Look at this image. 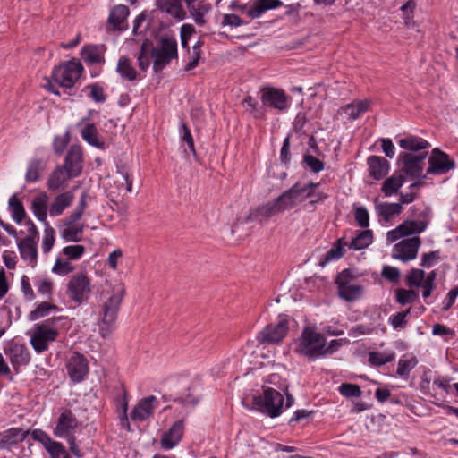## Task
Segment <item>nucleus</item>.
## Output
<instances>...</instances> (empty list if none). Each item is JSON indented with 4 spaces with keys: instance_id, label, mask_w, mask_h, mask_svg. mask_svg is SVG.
I'll use <instances>...</instances> for the list:
<instances>
[{
    "instance_id": "f257e3e1",
    "label": "nucleus",
    "mask_w": 458,
    "mask_h": 458,
    "mask_svg": "<svg viewBox=\"0 0 458 458\" xmlns=\"http://www.w3.org/2000/svg\"><path fill=\"white\" fill-rule=\"evenodd\" d=\"M125 294L123 284L110 285L101 293L102 304L100 311L99 334L107 338L115 328L117 314Z\"/></svg>"
},
{
    "instance_id": "f03ea898",
    "label": "nucleus",
    "mask_w": 458,
    "mask_h": 458,
    "mask_svg": "<svg viewBox=\"0 0 458 458\" xmlns=\"http://www.w3.org/2000/svg\"><path fill=\"white\" fill-rule=\"evenodd\" d=\"M325 336L311 327H305L298 339L295 352L309 360L323 357Z\"/></svg>"
},
{
    "instance_id": "7ed1b4c3",
    "label": "nucleus",
    "mask_w": 458,
    "mask_h": 458,
    "mask_svg": "<svg viewBox=\"0 0 458 458\" xmlns=\"http://www.w3.org/2000/svg\"><path fill=\"white\" fill-rule=\"evenodd\" d=\"M88 193L84 191L79 199L76 208L64 219V225L65 228L62 231V237L68 242H78L81 238L84 226L82 225H75L79 221L87 208Z\"/></svg>"
},
{
    "instance_id": "20e7f679",
    "label": "nucleus",
    "mask_w": 458,
    "mask_h": 458,
    "mask_svg": "<svg viewBox=\"0 0 458 458\" xmlns=\"http://www.w3.org/2000/svg\"><path fill=\"white\" fill-rule=\"evenodd\" d=\"M83 67L80 61L72 59L55 66L52 72V79L59 86L71 89L81 75Z\"/></svg>"
},
{
    "instance_id": "39448f33",
    "label": "nucleus",
    "mask_w": 458,
    "mask_h": 458,
    "mask_svg": "<svg viewBox=\"0 0 458 458\" xmlns=\"http://www.w3.org/2000/svg\"><path fill=\"white\" fill-rule=\"evenodd\" d=\"M150 50L156 72L162 71L173 59L177 58V42L174 38H163L158 46L151 47Z\"/></svg>"
},
{
    "instance_id": "423d86ee",
    "label": "nucleus",
    "mask_w": 458,
    "mask_h": 458,
    "mask_svg": "<svg viewBox=\"0 0 458 458\" xmlns=\"http://www.w3.org/2000/svg\"><path fill=\"white\" fill-rule=\"evenodd\" d=\"M283 403L282 394L273 388H267L263 395L253 397V404L271 418L277 417L281 413Z\"/></svg>"
},
{
    "instance_id": "0eeeda50",
    "label": "nucleus",
    "mask_w": 458,
    "mask_h": 458,
    "mask_svg": "<svg viewBox=\"0 0 458 458\" xmlns=\"http://www.w3.org/2000/svg\"><path fill=\"white\" fill-rule=\"evenodd\" d=\"M339 296L349 302L360 298L363 293V287L355 283L353 276L349 269H344L336 277Z\"/></svg>"
},
{
    "instance_id": "6e6552de",
    "label": "nucleus",
    "mask_w": 458,
    "mask_h": 458,
    "mask_svg": "<svg viewBox=\"0 0 458 458\" xmlns=\"http://www.w3.org/2000/svg\"><path fill=\"white\" fill-rule=\"evenodd\" d=\"M91 293L90 279L84 273L72 276L68 284L66 293L77 304L85 301Z\"/></svg>"
},
{
    "instance_id": "1a4fd4ad",
    "label": "nucleus",
    "mask_w": 458,
    "mask_h": 458,
    "mask_svg": "<svg viewBox=\"0 0 458 458\" xmlns=\"http://www.w3.org/2000/svg\"><path fill=\"white\" fill-rule=\"evenodd\" d=\"M426 157L427 152L420 154L401 153L398 157V160L403 164V167L399 172H403L404 177L407 175L414 180L425 178L422 173Z\"/></svg>"
},
{
    "instance_id": "9d476101",
    "label": "nucleus",
    "mask_w": 458,
    "mask_h": 458,
    "mask_svg": "<svg viewBox=\"0 0 458 458\" xmlns=\"http://www.w3.org/2000/svg\"><path fill=\"white\" fill-rule=\"evenodd\" d=\"M288 330L287 319L281 318L276 323L267 325L258 333L256 339L259 344H277L286 336Z\"/></svg>"
},
{
    "instance_id": "9b49d317",
    "label": "nucleus",
    "mask_w": 458,
    "mask_h": 458,
    "mask_svg": "<svg viewBox=\"0 0 458 458\" xmlns=\"http://www.w3.org/2000/svg\"><path fill=\"white\" fill-rule=\"evenodd\" d=\"M421 244L420 237L414 236L404 239L393 247L392 257L403 262H409L416 259Z\"/></svg>"
},
{
    "instance_id": "f8f14e48",
    "label": "nucleus",
    "mask_w": 458,
    "mask_h": 458,
    "mask_svg": "<svg viewBox=\"0 0 458 458\" xmlns=\"http://www.w3.org/2000/svg\"><path fill=\"white\" fill-rule=\"evenodd\" d=\"M426 228L427 223L423 220H405L396 228L387 232L386 241L392 243L400 238L419 234L424 232Z\"/></svg>"
},
{
    "instance_id": "ddd939ff",
    "label": "nucleus",
    "mask_w": 458,
    "mask_h": 458,
    "mask_svg": "<svg viewBox=\"0 0 458 458\" xmlns=\"http://www.w3.org/2000/svg\"><path fill=\"white\" fill-rule=\"evenodd\" d=\"M58 332L56 329L48 327L46 323L36 327L30 338L32 347L38 352H42L48 348V344L56 339Z\"/></svg>"
},
{
    "instance_id": "4468645a",
    "label": "nucleus",
    "mask_w": 458,
    "mask_h": 458,
    "mask_svg": "<svg viewBox=\"0 0 458 458\" xmlns=\"http://www.w3.org/2000/svg\"><path fill=\"white\" fill-rule=\"evenodd\" d=\"M66 368L71 380L76 383L82 381L89 372L88 360L79 352H73L71 355Z\"/></svg>"
},
{
    "instance_id": "2eb2a0df",
    "label": "nucleus",
    "mask_w": 458,
    "mask_h": 458,
    "mask_svg": "<svg viewBox=\"0 0 458 458\" xmlns=\"http://www.w3.org/2000/svg\"><path fill=\"white\" fill-rule=\"evenodd\" d=\"M79 422L71 411H63L56 421L55 428H54V434L57 437H74L73 434Z\"/></svg>"
},
{
    "instance_id": "dca6fc26",
    "label": "nucleus",
    "mask_w": 458,
    "mask_h": 458,
    "mask_svg": "<svg viewBox=\"0 0 458 458\" xmlns=\"http://www.w3.org/2000/svg\"><path fill=\"white\" fill-rule=\"evenodd\" d=\"M261 95V101L264 106L276 108L280 111L287 109L288 97L284 90L275 88H263Z\"/></svg>"
},
{
    "instance_id": "f3484780",
    "label": "nucleus",
    "mask_w": 458,
    "mask_h": 458,
    "mask_svg": "<svg viewBox=\"0 0 458 458\" xmlns=\"http://www.w3.org/2000/svg\"><path fill=\"white\" fill-rule=\"evenodd\" d=\"M428 163L429 167L427 170V174H443L454 167V162L449 159V157L438 148H435L432 151Z\"/></svg>"
},
{
    "instance_id": "a211bd4d",
    "label": "nucleus",
    "mask_w": 458,
    "mask_h": 458,
    "mask_svg": "<svg viewBox=\"0 0 458 458\" xmlns=\"http://www.w3.org/2000/svg\"><path fill=\"white\" fill-rule=\"evenodd\" d=\"M82 148L79 145H72L69 148L64 159V164L62 165L65 168L70 175L77 177L82 171Z\"/></svg>"
},
{
    "instance_id": "6ab92c4d",
    "label": "nucleus",
    "mask_w": 458,
    "mask_h": 458,
    "mask_svg": "<svg viewBox=\"0 0 458 458\" xmlns=\"http://www.w3.org/2000/svg\"><path fill=\"white\" fill-rule=\"evenodd\" d=\"M157 404L158 400L154 395L142 398L133 408L131 419L134 421L146 420L152 415Z\"/></svg>"
},
{
    "instance_id": "aec40b11",
    "label": "nucleus",
    "mask_w": 458,
    "mask_h": 458,
    "mask_svg": "<svg viewBox=\"0 0 458 458\" xmlns=\"http://www.w3.org/2000/svg\"><path fill=\"white\" fill-rule=\"evenodd\" d=\"M184 433V420L175 421L172 427L163 434L160 440L161 446L169 450L174 447L182 439Z\"/></svg>"
},
{
    "instance_id": "412c9836",
    "label": "nucleus",
    "mask_w": 458,
    "mask_h": 458,
    "mask_svg": "<svg viewBox=\"0 0 458 458\" xmlns=\"http://www.w3.org/2000/svg\"><path fill=\"white\" fill-rule=\"evenodd\" d=\"M5 353L15 369L28 364L30 360L28 349L24 344L19 343H11Z\"/></svg>"
},
{
    "instance_id": "4be33fe9",
    "label": "nucleus",
    "mask_w": 458,
    "mask_h": 458,
    "mask_svg": "<svg viewBox=\"0 0 458 458\" xmlns=\"http://www.w3.org/2000/svg\"><path fill=\"white\" fill-rule=\"evenodd\" d=\"M17 245L21 259L30 266L34 267L38 257L37 240L31 235H27Z\"/></svg>"
},
{
    "instance_id": "5701e85b",
    "label": "nucleus",
    "mask_w": 458,
    "mask_h": 458,
    "mask_svg": "<svg viewBox=\"0 0 458 458\" xmlns=\"http://www.w3.org/2000/svg\"><path fill=\"white\" fill-rule=\"evenodd\" d=\"M74 178L73 175H70V173L64 168L62 165L57 166L49 175L47 179V188L51 191H56L61 189H64L70 179Z\"/></svg>"
},
{
    "instance_id": "b1692460",
    "label": "nucleus",
    "mask_w": 458,
    "mask_h": 458,
    "mask_svg": "<svg viewBox=\"0 0 458 458\" xmlns=\"http://www.w3.org/2000/svg\"><path fill=\"white\" fill-rule=\"evenodd\" d=\"M375 211L380 222H389L395 216L402 213L403 206L400 203L379 202L375 200Z\"/></svg>"
},
{
    "instance_id": "393cba45",
    "label": "nucleus",
    "mask_w": 458,
    "mask_h": 458,
    "mask_svg": "<svg viewBox=\"0 0 458 458\" xmlns=\"http://www.w3.org/2000/svg\"><path fill=\"white\" fill-rule=\"evenodd\" d=\"M157 6L177 21H181L186 17V12L180 0H157Z\"/></svg>"
},
{
    "instance_id": "a878e982",
    "label": "nucleus",
    "mask_w": 458,
    "mask_h": 458,
    "mask_svg": "<svg viewBox=\"0 0 458 458\" xmlns=\"http://www.w3.org/2000/svg\"><path fill=\"white\" fill-rule=\"evenodd\" d=\"M74 200V193L72 191H67L55 196L49 207V215L51 216H58L69 208Z\"/></svg>"
},
{
    "instance_id": "bb28decb",
    "label": "nucleus",
    "mask_w": 458,
    "mask_h": 458,
    "mask_svg": "<svg viewBox=\"0 0 458 458\" xmlns=\"http://www.w3.org/2000/svg\"><path fill=\"white\" fill-rule=\"evenodd\" d=\"M371 105L369 99L355 100L350 104L342 106L339 114H344L349 120H356L359 116L366 113Z\"/></svg>"
},
{
    "instance_id": "cd10ccee",
    "label": "nucleus",
    "mask_w": 458,
    "mask_h": 458,
    "mask_svg": "<svg viewBox=\"0 0 458 458\" xmlns=\"http://www.w3.org/2000/svg\"><path fill=\"white\" fill-rule=\"evenodd\" d=\"M29 431L20 428H13L4 431L0 437V449H9L11 446L22 442L28 436Z\"/></svg>"
},
{
    "instance_id": "c85d7f7f",
    "label": "nucleus",
    "mask_w": 458,
    "mask_h": 458,
    "mask_svg": "<svg viewBox=\"0 0 458 458\" xmlns=\"http://www.w3.org/2000/svg\"><path fill=\"white\" fill-rule=\"evenodd\" d=\"M369 175L375 180H380L389 171V162L382 157L370 156L368 160Z\"/></svg>"
},
{
    "instance_id": "c756f323",
    "label": "nucleus",
    "mask_w": 458,
    "mask_h": 458,
    "mask_svg": "<svg viewBox=\"0 0 458 458\" xmlns=\"http://www.w3.org/2000/svg\"><path fill=\"white\" fill-rule=\"evenodd\" d=\"M318 183H308L305 185H301L300 183H295L292 188L288 191L289 195L292 196L293 202L295 205H298L303 202L309 197L313 196V190L318 187Z\"/></svg>"
},
{
    "instance_id": "7c9ffc66",
    "label": "nucleus",
    "mask_w": 458,
    "mask_h": 458,
    "mask_svg": "<svg viewBox=\"0 0 458 458\" xmlns=\"http://www.w3.org/2000/svg\"><path fill=\"white\" fill-rule=\"evenodd\" d=\"M282 4L280 0H255L252 6L247 11V14L251 19H257L266 11L276 9Z\"/></svg>"
},
{
    "instance_id": "2f4dec72",
    "label": "nucleus",
    "mask_w": 458,
    "mask_h": 458,
    "mask_svg": "<svg viewBox=\"0 0 458 458\" xmlns=\"http://www.w3.org/2000/svg\"><path fill=\"white\" fill-rule=\"evenodd\" d=\"M404 182L403 172H394L383 182L381 191L386 197H390L398 192Z\"/></svg>"
},
{
    "instance_id": "473e14b6",
    "label": "nucleus",
    "mask_w": 458,
    "mask_h": 458,
    "mask_svg": "<svg viewBox=\"0 0 458 458\" xmlns=\"http://www.w3.org/2000/svg\"><path fill=\"white\" fill-rule=\"evenodd\" d=\"M280 213L278 206L274 199L273 201H268L263 205H260L250 211V217L252 219H267L271 216H274Z\"/></svg>"
},
{
    "instance_id": "72a5a7b5",
    "label": "nucleus",
    "mask_w": 458,
    "mask_h": 458,
    "mask_svg": "<svg viewBox=\"0 0 458 458\" xmlns=\"http://www.w3.org/2000/svg\"><path fill=\"white\" fill-rule=\"evenodd\" d=\"M116 72L121 78L128 81H134L138 78V72L133 67L131 60L126 56H121L117 63Z\"/></svg>"
},
{
    "instance_id": "f704fd0d",
    "label": "nucleus",
    "mask_w": 458,
    "mask_h": 458,
    "mask_svg": "<svg viewBox=\"0 0 458 458\" xmlns=\"http://www.w3.org/2000/svg\"><path fill=\"white\" fill-rule=\"evenodd\" d=\"M48 197L46 192L37 195L31 203L32 211L35 216L41 222H46L47 216Z\"/></svg>"
},
{
    "instance_id": "c9c22d12",
    "label": "nucleus",
    "mask_w": 458,
    "mask_h": 458,
    "mask_svg": "<svg viewBox=\"0 0 458 458\" xmlns=\"http://www.w3.org/2000/svg\"><path fill=\"white\" fill-rule=\"evenodd\" d=\"M81 138L93 147L105 148V143L98 138V131L93 123H89L82 129Z\"/></svg>"
},
{
    "instance_id": "e433bc0d",
    "label": "nucleus",
    "mask_w": 458,
    "mask_h": 458,
    "mask_svg": "<svg viewBox=\"0 0 458 458\" xmlns=\"http://www.w3.org/2000/svg\"><path fill=\"white\" fill-rule=\"evenodd\" d=\"M399 146L408 151H419L429 148V143L417 136H408L399 140Z\"/></svg>"
},
{
    "instance_id": "4c0bfd02",
    "label": "nucleus",
    "mask_w": 458,
    "mask_h": 458,
    "mask_svg": "<svg viewBox=\"0 0 458 458\" xmlns=\"http://www.w3.org/2000/svg\"><path fill=\"white\" fill-rule=\"evenodd\" d=\"M348 243L344 242L343 239H339L332 248L327 251L323 258L319 260V266L325 267L327 264L333 260H337L344 255V246H347Z\"/></svg>"
},
{
    "instance_id": "58836bf2",
    "label": "nucleus",
    "mask_w": 458,
    "mask_h": 458,
    "mask_svg": "<svg viewBox=\"0 0 458 458\" xmlns=\"http://www.w3.org/2000/svg\"><path fill=\"white\" fill-rule=\"evenodd\" d=\"M128 15V7L119 4L111 11L108 17V22L113 25L114 30H121V25L124 22Z\"/></svg>"
},
{
    "instance_id": "ea45409f",
    "label": "nucleus",
    "mask_w": 458,
    "mask_h": 458,
    "mask_svg": "<svg viewBox=\"0 0 458 458\" xmlns=\"http://www.w3.org/2000/svg\"><path fill=\"white\" fill-rule=\"evenodd\" d=\"M211 6L204 2H199L193 6L188 8L190 14L198 25H204L206 23L205 15L210 11Z\"/></svg>"
},
{
    "instance_id": "a19ab883",
    "label": "nucleus",
    "mask_w": 458,
    "mask_h": 458,
    "mask_svg": "<svg viewBox=\"0 0 458 458\" xmlns=\"http://www.w3.org/2000/svg\"><path fill=\"white\" fill-rule=\"evenodd\" d=\"M45 164L41 159H33L30 162L25 179L27 182H37L40 177V173L45 169Z\"/></svg>"
},
{
    "instance_id": "79ce46f5",
    "label": "nucleus",
    "mask_w": 458,
    "mask_h": 458,
    "mask_svg": "<svg viewBox=\"0 0 458 458\" xmlns=\"http://www.w3.org/2000/svg\"><path fill=\"white\" fill-rule=\"evenodd\" d=\"M8 204L13 221L17 224H21L26 216L22 203L15 195H13L9 199Z\"/></svg>"
},
{
    "instance_id": "37998d69",
    "label": "nucleus",
    "mask_w": 458,
    "mask_h": 458,
    "mask_svg": "<svg viewBox=\"0 0 458 458\" xmlns=\"http://www.w3.org/2000/svg\"><path fill=\"white\" fill-rule=\"evenodd\" d=\"M372 239L373 236L371 231L366 230L352 238V242L347 246L356 250H360L368 247L372 242Z\"/></svg>"
},
{
    "instance_id": "c03bdc74",
    "label": "nucleus",
    "mask_w": 458,
    "mask_h": 458,
    "mask_svg": "<svg viewBox=\"0 0 458 458\" xmlns=\"http://www.w3.org/2000/svg\"><path fill=\"white\" fill-rule=\"evenodd\" d=\"M395 358L394 352L386 353L379 352H369V362L372 366L379 367L391 362Z\"/></svg>"
},
{
    "instance_id": "a18cd8bd",
    "label": "nucleus",
    "mask_w": 458,
    "mask_h": 458,
    "mask_svg": "<svg viewBox=\"0 0 458 458\" xmlns=\"http://www.w3.org/2000/svg\"><path fill=\"white\" fill-rule=\"evenodd\" d=\"M418 360L416 357H411L410 359H400L398 361V367L396 370V374L407 379L409 377L410 372L417 366Z\"/></svg>"
},
{
    "instance_id": "49530a36",
    "label": "nucleus",
    "mask_w": 458,
    "mask_h": 458,
    "mask_svg": "<svg viewBox=\"0 0 458 458\" xmlns=\"http://www.w3.org/2000/svg\"><path fill=\"white\" fill-rule=\"evenodd\" d=\"M419 294L414 290L397 289L395 292V298L398 303L401 305H406L408 303H413L418 299Z\"/></svg>"
},
{
    "instance_id": "de8ad7c7",
    "label": "nucleus",
    "mask_w": 458,
    "mask_h": 458,
    "mask_svg": "<svg viewBox=\"0 0 458 458\" xmlns=\"http://www.w3.org/2000/svg\"><path fill=\"white\" fill-rule=\"evenodd\" d=\"M424 279L425 272L419 268H412L406 276L407 285L410 287H419L422 285Z\"/></svg>"
},
{
    "instance_id": "09e8293b",
    "label": "nucleus",
    "mask_w": 458,
    "mask_h": 458,
    "mask_svg": "<svg viewBox=\"0 0 458 458\" xmlns=\"http://www.w3.org/2000/svg\"><path fill=\"white\" fill-rule=\"evenodd\" d=\"M53 310H57V306L47 301L41 302L34 310L30 313L31 320H37L46 317Z\"/></svg>"
},
{
    "instance_id": "8fccbe9b",
    "label": "nucleus",
    "mask_w": 458,
    "mask_h": 458,
    "mask_svg": "<svg viewBox=\"0 0 458 458\" xmlns=\"http://www.w3.org/2000/svg\"><path fill=\"white\" fill-rule=\"evenodd\" d=\"M245 111L251 114L254 118L259 119L264 116L261 108L259 107L258 102L250 96L246 97L242 102Z\"/></svg>"
},
{
    "instance_id": "3c124183",
    "label": "nucleus",
    "mask_w": 458,
    "mask_h": 458,
    "mask_svg": "<svg viewBox=\"0 0 458 458\" xmlns=\"http://www.w3.org/2000/svg\"><path fill=\"white\" fill-rule=\"evenodd\" d=\"M55 232L53 227H51L47 223H46V226L44 229V235L42 240V250L45 253H48L55 241Z\"/></svg>"
},
{
    "instance_id": "603ef678",
    "label": "nucleus",
    "mask_w": 458,
    "mask_h": 458,
    "mask_svg": "<svg viewBox=\"0 0 458 458\" xmlns=\"http://www.w3.org/2000/svg\"><path fill=\"white\" fill-rule=\"evenodd\" d=\"M74 270V267L71 264V261L63 259L61 258L56 259L52 272L59 276H66Z\"/></svg>"
},
{
    "instance_id": "864d4df0",
    "label": "nucleus",
    "mask_w": 458,
    "mask_h": 458,
    "mask_svg": "<svg viewBox=\"0 0 458 458\" xmlns=\"http://www.w3.org/2000/svg\"><path fill=\"white\" fill-rule=\"evenodd\" d=\"M85 252V247L83 245H70L63 248L62 254L68 260H77L81 258Z\"/></svg>"
},
{
    "instance_id": "5fc2aeb1",
    "label": "nucleus",
    "mask_w": 458,
    "mask_h": 458,
    "mask_svg": "<svg viewBox=\"0 0 458 458\" xmlns=\"http://www.w3.org/2000/svg\"><path fill=\"white\" fill-rule=\"evenodd\" d=\"M275 200L278 206L280 213H283L285 210L291 209L296 206L293 200L292 196L289 195L288 191H285L284 192H283Z\"/></svg>"
},
{
    "instance_id": "6e6d98bb",
    "label": "nucleus",
    "mask_w": 458,
    "mask_h": 458,
    "mask_svg": "<svg viewBox=\"0 0 458 458\" xmlns=\"http://www.w3.org/2000/svg\"><path fill=\"white\" fill-rule=\"evenodd\" d=\"M151 42L145 40L140 47V53L138 56L139 66L142 70H146L149 66V59L147 53L151 51Z\"/></svg>"
},
{
    "instance_id": "4d7b16f0",
    "label": "nucleus",
    "mask_w": 458,
    "mask_h": 458,
    "mask_svg": "<svg viewBox=\"0 0 458 458\" xmlns=\"http://www.w3.org/2000/svg\"><path fill=\"white\" fill-rule=\"evenodd\" d=\"M339 392L345 397H359L361 390L358 385L344 383L339 387Z\"/></svg>"
},
{
    "instance_id": "13d9d810",
    "label": "nucleus",
    "mask_w": 458,
    "mask_h": 458,
    "mask_svg": "<svg viewBox=\"0 0 458 458\" xmlns=\"http://www.w3.org/2000/svg\"><path fill=\"white\" fill-rule=\"evenodd\" d=\"M355 220L358 223V225L362 227L366 228L369 225V215L365 207H358L355 208L354 213Z\"/></svg>"
},
{
    "instance_id": "bf43d9fd",
    "label": "nucleus",
    "mask_w": 458,
    "mask_h": 458,
    "mask_svg": "<svg viewBox=\"0 0 458 458\" xmlns=\"http://www.w3.org/2000/svg\"><path fill=\"white\" fill-rule=\"evenodd\" d=\"M304 162L306 165L314 173H318L324 169V163L311 155H305Z\"/></svg>"
},
{
    "instance_id": "052dcab7",
    "label": "nucleus",
    "mask_w": 458,
    "mask_h": 458,
    "mask_svg": "<svg viewBox=\"0 0 458 458\" xmlns=\"http://www.w3.org/2000/svg\"><path fill=\"white\" fill-rule=\"evenodd\" d=\"M410 311H411V308H409L408 310H406L404 311L398 312V313L393 315L390 318L392 327L394 328L404 327L406 325L405 318L408 316V314L410 313Z\"/></svg>"
},
{
    "instance_id": "680f3d73",
    "label": "nucleus",
    "mask_w": 458,
    "mask_h": 458,
    "mask_svg": "<svg viewBox=\"0 0 458 458\" xmlns=\"http://www.w3.org/2000/svg\"><path fill=\"white\" fill-rule=\"evenodd\" d=\"M84 59L89 63H100L103 59L102 55L97 47H89L84 50Z\"/></svg>"
},
{
    "instance_id": "e2e57ef3",
    "label": "nucleus",
    "mask_w": 458,
    "mask_h": 458,
    "mask_svg": "<svg viewBox=\"0 0 458 458\" xmlns=\"http://www.w3.org/2000/svg\"><path fill=\"white\" fill-rule=\"evenodd\" d=\"M45 449L49 453L52 458H60L63 454H65V450L63 445L55 440H53L52 443Z\"/></svg>"
},
{
    "instance_id": "0e129e2a",
    "label": "nucleus",
    "mask_w": 458,
    "mask_h": 458,
    "mask_svg": "<svg viewBox=\"0 0 458 458\" xmlns=\"http://www.w3.org/2000/svg\"><path fill=\"white\" fill-rule=\"evenodd\" d=\"M31 437L34 440L41 443L43 446L46 448L47 445H49L53 439L43 430L41 429H35L31 432Z\"/></svg>"
},
{
    "instance_id": "69168bd1",
    "label": "nucleus",
    "mask_w": 458,
    "mask_h": 458,
    "mask_svg": "<svg viewBox=\"0 0 458 458\" xmlns=\"http://www.w3.org/2000/svg\"><path fill=\"white\" fill-rule=\"evenodd\" d=\"M381 275L384 278L391 282H395L400 277V271L394 267L386 266L383 267Z\"/></svg>"
},
{
    "instance_id": "338daca9",
    "label": "nucleus",
    "mask_w": 458,
    "mask_h": 458,
    "mask_svg": "<svg viewBox=\"0 0 458 458\" xmlns=\"http://www.w3.org/2000/svg\"><path fill=\"white\" fill-rule=\"evenodd\" d=\"M243 24L241 18L233 13L225 14L222 21L223 26L239 27Z\"/></svg>"
},
{
    "instance_id": "774afa93",
    "label": "nucleus",
    "mask_w": 458,
    "mask_h": 458,
    "mask_svg": "<svg viewBox=\"0 0 458 458\" xmlns=\"http://www.w3.org/2000/svg\"><path fill=\"white\" fill-rule=\"evenodd\" d=\"M90 93L89 97L98 103L104 102L106 100V96L104 94L103 89L96 84L90 85Z\"/></svg>"
}]
</instances>
